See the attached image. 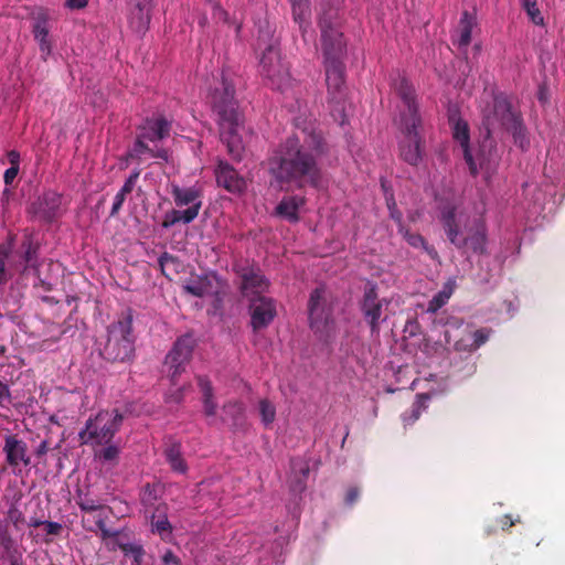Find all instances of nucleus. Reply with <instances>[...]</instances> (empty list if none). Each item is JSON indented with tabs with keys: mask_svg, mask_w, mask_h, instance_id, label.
<instances>
[{
	"mask_svg": "<svg viewBox=\"0 0 565 565\" xmlns=\"http://www.w3.org/2000/svg\"><path fill=\"white\" fill-rule=\"evenodd\" d=\"M164 457L171 469L178 473H185L188 465L182 456L181 444L173 441L164 449Z\"/></svg>",
	"mask_w": 565,
	"mask_h": 565,
	"instance_id": "28",
	"label": "nucleus"
},
{
	"mask_svg": "<svg viewBox=\"0 0 565 565\" xmlns=\"http://www.w3.org/2000/svg\"><path fill=\"white\" fill-rule=\"evenodd\" d=\"M319 25L321 29L328 93L332 100L339 103L344 92V65L342 57L345 44L343 35L327 15L320 19Z\"/></svg>",
	"mask_w": 565,
	"mask_h": 565,
	"instance_id": "3",
	"label": "nucleus"
},
{
	"mask_svg": "<svg viewBox=\"0 0 565 565\" xmlns=\"http://www.w3.org/2000/svg\"><path fill=\"white\" fill-rule=\"evenodd\" d=\"M387 305L388 301L386 299L379 297L376 285L367 282L363 297L359 302V308L372 333L380 332V324L383 320V307Z\"/></svg>",
	"mask_w": 565,
	"mask_h": 565,
	"instance_id": "13",
	"label": "nucleus"
},
{
	"mask_svg": "<svg viewBox=\"0 0 565 565\" xmlns=\"http://www.w3.org/2000/svg\"><path fill=\"white\" fill-rule=\"evenodd\" d=\"M439 220L448 241L462 254L471 252L481 255L486 253L487 228L483 221H476L465 235L460 231L454 205H445L440 211Z\"/></svg>",
	"mask_w": 565,
	"mask_h": 565,
	"instance_id": "5",
	"label": "nucleus"
},
{
	"mask_svg": "<svg viewBox=\"0 0 565 565\" xmlns=\"http://www.w3.org/2000/svg\"><path fill=\"white\" fill-rule=\"evenodd\" d=\"M140 172L141 170L140 169H135L130 175L127 178V180L125 181L124 185L121 186V189L119 190V192L124 193V194H129L132 192L135 185H136V182L138 181L139 177H140Z\"/></svg>",
	"mask_w": 565,
	"mask_h": 565,
	"instance_id": "46",
	"label": "nucleus"
},
{
	"mask_svg": "<svg viewBox=\"0 0 565 565\" xmlns=\"http://www.w3.org/2000/svg\"><path fill=\"white\" fill-rule=\"evenodd\" d=\"M248 301L250 327L254 332L267 328L276 318V301L267 296L256 297Z\"/></svg>",
	"mask_w": 565,
	"mask_h": 565,
	"instance_id": "15",
	"label": "nucleus"
},
{
	"mask_svg": "<svg viewBox=\"0 0 565 565\" xmlns=\"http://www.w3.org/2000/svg\"><path fill=\"white\" fill-rule=\"evenodd\" d=\"M161 273L169 279H172L173 276L178 275L183 265L178 256L169 254L164 252L158 259Z\"/></svg>",
	"mask_w": 565,
	"mask_h": 565,
	"instance_id": "30",
	"label": "nucleus"
},
{
	"mask_svg": "<svg viewBox=\"0 0 565 565\" xmlns=\"http://www.w3.org/2000/svg\"><path fill=\"white\" fill-rule=\"evenodd\" d=\"M498 522H499L501 529L503 531H507L511 526H513L515 524V522H520V520L518 519V520L513 521L511 515L505 514V515L501 516Z\"/></svg>",
	"mask_w": 565,
	"mask_h": 565,
	"instance_id": "59",
	"label": "nucleus"
},
{
	"mask_svg": "<svg viewBox=\"0 0 565 565\" xmlns=\"http://www.w3.org/2000/svg\"><path fill=\"white\" fill-rule=\"evenodd\" d=\"M235 273L239 279V291L246 300L265 296L269 282L263 275L259 267L241 263L234 266Z\"/></svg>",
	"mask_w": 565,
	"mask_h": 565,
	"instance_id": "12",
	"label": "nucleus"
},
{
	"mask_svg": "<svg viewBox=\"0 0 565 565\" xmlns=\"http://www.w3.org/2000/svg\"><path fill=\"white\" fill-rule=\"evenodd\" d=\"M171 194L173 196L174 203L177 206H185L194 207L196 204L199 205V211L202 206L201 193L198 189L191 188H180L179 185H173L171 190Z\"/></svg>",
	"mask_w": 565,
	"mask_h": 565,
	"instance_id": "25",
	"label": "nucleus"
},
{
	"mask_svg": "<svg viewBox=\"0 0 565 565\" xmlns=\"http://www.w3.org/2000/svg\"><path fill=\"white\" fill-rule=\"evenodd\" d=\"M43 526L45 527V532L49 535H60L63 530L61 523L53 521H44Z\"/></svg>",
	"mask_w": 565,
	"mask_h": 565,
	"instance_id": "53",
	"label": "nucleus"
},
{
	"mask_svg": "<svg viewBox=\"0 0 565 565\" xmlns=\"http://www.w3.org/2000/svg\"><path fill=\"white\" fill-rule=\"evenodd\" d=\"M105 446L106 447L99 451L98 457L106 462L117 460L119 456V447L111 443Z\"/></svg>",
	"mask_w": 565,
	"mask_h": 565,
	"instance_id": "44",
	"label": "nucleus"
},
{
	"mask_svg": "<svg viewBox=\"0 0 565 565\" xmlns=\"http://www.w3.org/2000/svg\"><path fill=\"white\" fill-rule=\"evenodd\" d=\"M387 209L390 211L391 218L396 222L398 228H401V226H404L403 214L397 209L396 202H395V200L393 198L387 199Z\"/></svg>",
	"mask_w": 565,
	"mask_h": 565,
	"instance_id": "47",
	"label": "nucleus"
},
{
	"mask_svg": "<svg viewBox=\"0 0 565 565\" xmlns=\"http://www.w3.org/2000/svg\"><path fill=\"white\" fill-rule=\"evenodd\" d=\"M7 159L10 163V167H17L20 168V153L17 150H9L7 152Z\"/></svg>",
	"mask_w": 565,
	"mask_h": 565,
	"instance_id": "58",
	"label": "nucleus"
},
{
	"mask_svg": "<svg viewBox=\"0 0 565 565\" xmlns=\"http://www.w3.org/2000/svg\"><path fill=\"white\" fill-rule=\"evenodd\" d=\"M305 204V199L299 195L284 196L277 204L275 213L277 216L291 223L299 221V209Z\"/></svg>",
	"mask_w": 565,
	"mask_h": 565,
	"instance_id": "23",
	"label": "nucleus"
},
{
	"mask_svg": "<svg viewBox=\"0 0 565 565\" xmlns=\"http://www.w3.org/2000/svg\"><path fill=\"white\" fill-rule=\"evenodd\" d=\"M309 15V7L306 0H295L292 2V17L295 22L299 23L300 29H302V24L307 21Z\"/></svg>",
	"mask_w": 565,
	"mask_h": 565,
	"instance_id": "41",
	"label": "nucleus"
},
{
	"mask_svg": "<svg viewBox=\"0 0 565 565\" xmlns=\"http://www.w3.org/2000/svg\"><path fill=\"white\" fill-rule=\"evenodd\" d=\"M88 0H67L66 6L70 9H83L87 6Z\"/></svg>",
	"mask_w": 565,
	"mask_h": 565,
	"instance_id": "63",
	"label": "nucleus"
},
{
	"mask_svg": "<svg viewBox=\"0 0 565 565\" xmlns=\"http://www.w3.org/2000/svg\"><path fill=\"white\" fill-rule=\"evenodd\" d=\"M259 72L275 89L284 90L290 85L289 66L282 62L279 51L271 45L262 55Z\"/></svg>",
	"mask_w": 565,
	"mask_h": 565,
	"instance_id": "10",
	"label": "nucleus"
},
{
	"mask_svg": "<svg viewBox=\"0 0 565 565\" xmlns=\"http://www.w3.org/2000/svg\"><path fill=\"white\" fill-rule=\"evenodd\" d=\"M33 35L36 41L40 42L41 50L47 49V35H49V29L46 25V20L44 18L36 19L34 25H33Z\"/></svg>",
	"mask_w": 565,
	"mask_h": 565,
	"instance_id": "39",
	"label": "nucleus"
},
{
	"mask_svg": "<svg viewBox=\"0 0 565 565\" xmlns=\"http://www.w3.org/2000/svg\"><path fill=\"white\" fill-rule=\"evenodd\" d=\"M476 25V18L468 11H463L459 21V45L468 46L471 42L472 29Z\"/></svg>",
	"mask_w": 565,
	"mask_h": 565,
	"instance_id": "32",
	"label": "nucleus"
},
{
	"mask_svg": "<svg viewBox=\"0 0 565 565\" xmlns=\"http://www.w3.org/2000/svg\"><path fill=\"white\" fill-rule=\"evenodd\" d=\"M10 401L9 386L0 381V403Z\"/></svg>",
	"mask_w": 565,
	"mask_h": 565,
	"instance_id": "61",
	"label": "nucleus"
},
{
	"mask_svg": "<svg viewBox=\"0 0 565 565\" xmlns=\"http://www.w3.org/2000/svg\"><path fill=\"white\" fill-rule=\"evenodd\" d=\"M20 168L10 167L4 171L3 182L6 185H11L19 173Z\"/></svg>",
	"mask_w": 565,
	"mask_h": 565,
	"instance_id": "55",
	"label": "nucleus"
},
{
	"mask_svg": "<svg viewBox=\"0 0 565 565\" xmlns=\"http://www.w3.org/2000/svg\"><path fill=\"white\" fill-rule=\"evenodd\" d=\"M209 103L220 127L221 140L226 145L228 154L241 160L244 146L237 135L241 122L238 103L235 98L234 85L224 76L210 94Z\"/></svg>",
	"mask_w": 565,
	"mask_h": 565,
	"instance_id": "2",
	"label": "nucleus"
},
{
	"mask_svg": "<svg viewBox=\"0 0 565 565\" xmlns=\"http://www.w3.org/2000/svg\"><path fill=\"white\" fill-rule=\"evenodd\" d=\"M140 501L147 513L152 512L160 503L157 488L147 483L140 494Z\"/></svg>",
	"mask_w": 565,
	"mask_h": 565,
	"instance_id": "37",
	"label": "nucleus"
},
{
	"mask_svg": "<svg viewBox=\"0 0 565 565\" xmlns=\"http://www.w3.org/2000/svg\"><path fill=\"white\" fill-rule=\"evenodd\" d=\"M3 452L7 463L15 468L19 465L28 467L31 463V457L28 455V446L19 439L17 435H7L4 439Z\"/></svg>",
	"mask_w": 565,
	"mask_h": 565,
	"instance_id": "20",
	"label": "nucleus"
},
{
	"mask_svg": "<svg viewBox=\"0 0 565 565\" xmlns=\"http://www.w3.org/2000/svg\"><path fill=\"white\" fill-rule=\"evenodd\" d=\"M216 183L230 193L241 194L247 188V182L239 172L227 161L218 159L214 169Z\"/></svg>",
	"mask_w": 565,
	"mask_h": 565,
	"instance_id": "18",
	"label": "nucleus"
},
{
	"mask_svg": "<svg viewBox=\"0 0 565 565\" xmlns=\"http://www.w3.org/2000/svg\"><path fill=\"white\" fill-rule=\"evenodd\" d=\"M483 124L488 134L503 128L513 135L521 148L529 143L521 116L512 110L511 103L503 94L495 95L492 106L483 109Z\"/></svg>",
	"mask_w": 565,
	"mask_h": 565,
	"instance_id": "6",
	"label": "nucleus"
},
{
	"mask_svg": "<svg viewBox=\"0 0 565 565\" xmlns=\"http://www.w3.org/2000/svg\"><path fill=\"white\" fill-rule=\"evenodd\" d=\"M100 536L103 540L110 539V537H117L119 532L118 531H111L108 527L102 529Z\"/></svg>",
	"mask_w": 565,
	"mask_h": 565,
	"instance_id": "64",
	"label": "nucleus"
},
{
	"mask_svg": "<svg viewBox=\"0 0 565 565\" xmlns=\"http://www.w3.org/2000/svg\"><path fill=\"white\" fill-rule=\"evenodd\" d=\"M523 9L535 25H543L544 18L537 7L536 0H521Z\"/></svg>",
	"mask_w": 565,
	"mask_h": 565,
	"instance_id": "40",
	"label": "nucleus"
},
{
	"mask_svg": "<svg viewBox=\"0 0 565 565\" xmlns=\"http://www.w3.org/2000/svg\"><path fill=\"white\" fill-rule=\"evenodd\" d=\"M161 559L163 565H182L181 558L171 550H167L163 553Z\"/></svg>",
	"mask_w": 565,
	"mask_h": 565,
	"instance_id": "52",
	"label": "nucleus"
},
{
	"mask_svg": "<svg viewBox=\"0 0 565 565\" xmlns=\"http://www.w3.org/2000/svg\"><path fill=\"white\" fill-rule=\"evenodd\" d=\"M217 405L214 402V396L203 397V411L207 417L215 416Z\"/></svg>",
	"mask_w": 565,
	"mask_h": 565,
	"instance_id": "50",
	"label": "nucleus"
},
{
	"mask_svg": "<svg viewBox=\"0 0 565 565\" xmlns=\"http://www.w3.org/2000/svg\"><path fill=\"white\" fill-rule=\"evenodd\" d=\"M6 259L7 254L3 250H0V285L6 284L10 277L6 269Z\"/></svg>",
	"mask_w": 565,
	"mask_h": 565,
	"instance_id": "54",
	"label": "nucleus"
},
{
	"mask_svg": "<svg viewBox=\"0 0 565 565\" xmlns=\"http://www.w3.org/2000/svg\"><path fill=\"white\" fill-rule=\"evenodd\" d=\"M168 505L159 503L152 512H149L151 520V530L161 539H166L172 533V525L168 520Z\"/></svg>",
	"mask_w": 565,
	"mask_h": 565,
	"instance_id": "24",
	"label": "nucleus"
},
{
	"mask_svg": "<svg viewBox=\"0 0 565 565\" xmlns=\"http://www.w3.org/2000/svg\"><path fill=\"white\" fill-rule=\"evenodd\" d=\"M309 324L321 338L328 337L333 323V307L331 296L326 287H317L310 294L308 301Z\"/></svg>",
	"mask_w": 565,
	"mask_h": 565,
	"instance_id": "9",
	"label": "nucleus"
},
{
	"mask_svg": "<svg viewBox=\"0 0 565 565\" xmlns=\"http://www.w3.org/2000/svg\"><path fill=\"white\" fill-rule=\"evenodd\" d=\"M262 423L265 427H269L276 418V407L267 398L260 399L258 403Z\"/></svg>",
	"mask_w": 565,
	"mask_h": 565,
	"instance_id": "38",
	"label": "nucleus"
},
{
	"mask_svg": "<svg viewBox=\"0 0 565 565\" xmlns=\"http://www.w3.org/2000/svg\"><path fill=\"white\" fill-rule=\"evenodd\" d=\"M124 418L117 408L98 412L86 420L85 427L78 433L79 443L88 446L108 445L119 431Z\"/></svg>",
	"mask_w": 565,
	"mask_h": 565,
	"instance_id": "7",
	"label": "nucleus"
},
{
	"mask_svg": "<svg viewBox=\"0 0 565 565\" xmlns=\"http://www.w3.org/2000/svg\"><path fill=\"white\" fill-rule=\"evenodd\" d=\"M291 470L295 475H300L297 483L294 486V490L302 491L305 489V480L309 476V463L300 458H295L290 462Z\"/></svg>",
	"mask_w": 565,
	"mask_h": 565,
	"instance_id": "36",
	"label": "nucleus"
},
{
	"mask_svg": "<svg viewBox=\"0 0 565 565\" xmlns=\"http://www.w3.org/2000/svg\"><path fill=\"white\" fill-rule=\"evenodd\" d=\"M114 545L118 547L126 557H131V565H142L146 551L142 545L135 543H124L116 540Z\"/></svg>",
	"mask_w": 565,
	"mask_h": 565,
	"instance_id": "31",
	"label": "nucleus"
},
{
	"mask_svg": "<svg viewBox=\"0 0 565 565\" xmlns=\"http://www.w3.org/2000/svg\"><path fill=\"white\" fill-rule=\"evenodd\" d=\"M134 315L130 308L124 310L107 328V339L100 348L102 356L111 363L132 361L135 356Z\"/></svg>",
	"mask_w": 565,
	"mask_h": 565,
	"instance_id": "4",
	"label": "nucleus"
},
{
	"mask_svg": "<svg viewBox=\"0 0 565 565\" xmlns=\"http://www.w3.org/2000/svg\"><path fill=\"white\" fill-rule=\"evenodd\" d=\"M8 519L17 529L21 523L24 522V515L17 507H12L9 509Z\"/></svg>",
	"mask_w": 565,
	"mask_h": 565,
	"instance_id": "48",
	"label": "nucleus"
},
{
	"mask_svg": "<svg viewBox=\"0 0 565 565\" xmlns=\"http://www.w3.org/2000/svg\"><path fill=\"white\" fill-rule=\"evenodd\" d=\"M449 122L452 127V136L456 141L459 142L466 163L469 167V171L471 175L476 177L479 172L477 160L473 158L469 141H470V134H469V126L467 121L462 120L461 118L457 117L456 115H451L449 117Z\"/></svg>",
	"mask_w": 565,
	"mask_h": 565,
	"instance_id": "19",
	"label": "nucleus"
},
{
	"mask_svg": "<svg viewBox=\"0 0 565 565\" xmlns=\"http://www.w3.org/2000/svg\"><path fill=\"white\" fill-rule=\"evenodd\" d=\"M222 420L228 424L233 431H245L247 422L245 416V407L238 401H230L223 405Z\"/></svg>",
	"mask_w": 565,
	"mask_h": 565,
	"instance_id": "22",
	"label": "nucleus"
},
{
	"mask_svg": "<svg viewBox=\"0 0 565 565\" xmlns=\"http://www.w3.org/2000/svg\"><path fill=\"white\" fill-rule=\"evenodd\" d=\"M126 196H127L126 194H124L119 191L117 192V194L115 195V199H114L111 210H110V217H115L119 213V211L126 200Z\"/></svg>",
	"mask_w": 565,
	"mask_h": 565,
	"instance_id": "51",
	"label": "nucleus"
},
{
	"mask_svg": "<svg viewBox=\"0 0 565 565\" xmlns=\"http://www.w3.org/2000/svg\"><path fill=\"white\" fill-rule=\"evenodd\" d=\"M143 154H149L151 158L161 159L164 162L169 161V151L167 149H152L147 145L146 140L136 139L134 147L128 156L132 159L140 160Z\"/></svg>",
	"mask_w": 565,
	"mask_h": 565,
	"instance_id": "27",
	"label": "nucleus"
},
{
	"mask_svg": "<svg viewBox=\"0 0 565 565\" xmlns=\"http://www.w3.org/2000/svg\"><path fill=\"white\" fill-rule=\"evenodd\" d=\"M455 281H449L444 289L438 291L428 302L427 312L435 313L444 307L450 299L454 291Z\"/></svg>",
	"mask_w": 565,
	"mask_h": 565,
	"instance_id": "34",
	"label": "nucleus"
},
{
	"mask_svg": "<svg viewBox=\"0 0 565 565\" xmlns=\"http://www.w3.org/2000/svg\"><path fill=\"white\" fill-rule=\"evenodd\" d=\"M22 247L24 249V262L26 266H33L36 258L38 247L33 245L30 239L24 241Z\"/></svg>",
	"mask_w": 565,
	"mask_h": 565,
	"instance_id": "45",
	"label": "nucleus"
},
{
	"mask_svg": "<svg viewBox=\"0 0 565 565\" xmlns=\"http://www.w3.org/2000/svg\"><path fill=\"white\" fill-rule=\"evenodd\" d=\"M403 132V140L399 143L401 158L411 166H417L423 158L422 138L418 132V127L422 122H399Z\"/></svg>",
	"mask_w": 565,
	"mask_h": 565,
	"instance_id": "14",
	"label": "nucleus"
},
{
	"mask_svg": "<svg viewBox=\"0 0 565 565\" xmlns=\"http://www.w3.org/2000/svg\"><path fill=\"white\" fill-rule=\"evenodd\" d=\"M398 233L404 237L408 245L414 248H422L426 239L418 233H412L405 225L398 228Z\"/></svg>",
	"mask_w": 565,
	"mask_h": 565,
	"instance_id": "42",
	"label": "nucleus"
},
{
	"mask_svg": "<svg viewBox=\"0 0 565 565\" xmlns=\"http://www.w3.org/2000/svg\"><path fill=\"white\" fill-rule=\"evenodd\" d=\"M184 290L195 297L211 296L216 292L209 276L199 277L184 286Z\"/></svg>",
	"mask_w": 565,
	"mask_h": 565,
	"instance_id": "29",
	"label": "nucleus"
},
{
	"mask_svg": "<svg viewBox=\"0 0 565 565\" xmlns=\"http://www.w3.org/2000/svg\"><path fill=\"white\" fill-rule=\"evenodd\" d=\"M76 503L79 509L84 512H97V511H111V509L103 503V501L98 498H93L90 494L78 493Z\"/></svg>",
	"mask_w": 565,
	"mask_h": 565,
	"instance_id": "33",
	"label": "nucleus"
},
{
	"mask_svg": "<svg viewBox=\"0 0 565 565\" xmlns=\"http://www.w3.org/2000/svg\"><path fill=\"white\" fill-rule=\"evenodd\" d=\"M0 546L3 548L6 556H10L17 553L14 541L7 530L0 531Z\"/></svg>",
	"mask_w": 565,
	"mask_h": 565,
	"instance_id": "43",
	"label": "nucleus"
},
{
	"mask_svg": "<svg viewBox=\"0 0 565 565\" xmlns=\"http://www.w3.org/2000/svg\"><path fill=\"white\" fill-rule=\"evenodd\" d=\"M428 398L426 394H418L416 401L412 404L411 408L403 413L402 419L405 426L413 425L422 415L425 406V401Z\"/></svg>",
	"mask_w": 565,
	"mask_h": 565,
	"instance_id": "35",
	"label": "nucleus"
},
{
	"mask_svg": "<svg viewBox=\"0 0 565 565\" xmlns=\"http://www.w3.org/2000/svg\"><path fill=\"white\" fill-rule=\"evenodd\" d=\"M397 96L402 99L405 109L401 113L399 122L411 121L413 122H422L420 116L418 114V104L416 100L415 88L413 85L405 78L399 77L395 81L393 86Z\"/></svg>",
	"mask_w": 565,
	"mask_h": 565,
	"instance_id": "16",
	"label": "nucleus"
},
{
	"mask_svg": "<svg viewBox=\"0 0 565 565\" xmlns=\"http://www.w3.org/2000/svg\"><path fill=\"white\" fill-rule=\"evenodd\" d=\"M199 215V205L196 204L194 207H188L185 210H171L164 214L162 221V227L169 228L175 225L177 223L189 224L193 222Z\"/></svg>",
	"mask_w": 565,
	"mask_h": 565,
	"instance_id": "26",
	"label": "nucleus"
},
{
	"mask_svg": "<svg viewBox=\"0 0 565 565\" xmlns=\"http://www.w3.org/2000/svg\"><path fill=\"white\" fill-rule=\"evenodd\" d=\"M108 512L109 511H97V514L95 516V524L97 529L100 531L102 529L107 527L106 526V520L108 519Z\"/></svg>",
	"mask_w": 565,
	"mask_h": 565,
	"instance_id": "57",
	"label": "nucleus"
},
{
	"mask_svg": "<svg viewBox=\"0 0 565 565\" xmlns=\"http://www.w3.org/2000/svg\"><path fill=\"white\" fill-rule=\"evenodd\" d=\"M422 249L434 260H438L439 259V255H438V252L436 250V248L431 245H429L427 242H425L424 246L422 247Z\"/></svg>",
	"mask_w": 565,
	"mask_h": 565,
	"instance_id": "60",
	"label": "nucleus"
},
{
	"mask_svg": "<svg viewBox=\"0 0 565 565\" xmlns=\"http://www.w3.org/2000/svg\"><path fill=\"white\" fill-rule=\"evenodd\" d=\"M195 347V340L191 334L181 335L173 343L164 359V366L171 382L174 384L177 379L184 372L186 364L192 358Z\"/></svg>",
	"mask_w": 565,
	"mask_h": 565,
	"instance_id": "11",
	"label": "nucleus"
},
{
	"mask_svg": "<svg viewBox=\"0 0 565 565\" xmlns=\"http://www.w3.org/2000/svg\"><path fill=\"white\" fill-rule=\"evenodd\" d=\"M50 449V444L47 440H43L39 446L38 448L35 449V455L36 457L41 458L43 457L44 455L47 454Z\"/></svg>",
	"mask_w": 565,
	"mask_h": 565,
	"instance_id": "62",
	"label": "nucleus"
},
{
	"mask_svg": "<svg viewBox=\"0 0 565 565\" xmlns=\"http://www.w3.org/2000/svg\"><path fill=\"white\" fill-rule=\"evenodd\" d=\"M198 385L203 397L213 396V387L211 381L205 376H198Z\"/></svg>",
	"mask_w": 565,
	"mask_h": 565,
	"instance_id": "49",
	"label": "nucleus"
},
{
	"mask_svg": "<svg viewBox=\"0 0 565 565\" xmlns=\"http://www.w3.org/2000/svg\"><path fill=\"white\" fill-rule=\"evenodd\" d=\"M295 126L302 137L289 136L276 148L268 159L269 172L280 185L318 189L323 179L321 161L329 154L330 146L322 131L311 122L297 118Z\"/></svg>",
	"mask_w": 565,
	"mask_h": 565,
	"instance_id": "1",
	"label": "nucleus"
},
{
	"mask_svg": "<svg viewBox=\"0 0 565 565\" xmlns=\"http://www.w3.org/2000/svg\"><path fill=\"white\" fill-rule=\"evenodd\" d=\"M360 497V490L359 488L356 487H351L348 489L347 491V494H345V503L348 505H352L353 503L356 502V500L359 499Z\"/></svg>",
	"mask_w": 565,
	"mask_h": 565,
	"instance_id": "56",
	"label": "nucleus"
},
{
	"mask_svg": "<svg viewBox=\"0 0 565 565\" xmlns=\"http://www.w3.org/2000/svg\"><path fill=\"white\" fill-rule=\"evenodd\" d=\"M445 327V341L457 352L471 353L484 344L490 335L489 329L473 331L468 323L457 317L447 319Z\"/></svg>",
	"mask_w": 565,
	"mask_h": 565,
	"instance_id": "8",
	"label": "nucleus"
},
{
	"mask_svg": "<svg viewBox=\"0 0 565 565\" xmlns=\"http://www.w3.org/2000/svg\"><path fill=\"white\" fill-rule=\"evenodd\" d=\"M62 196L46 191L30 205L29 212L40 221L50 223L61 215Z\"/></svg>",
	"mask_w": 565,
	"mask_h": 565,
	"instance_id": "17",
	"label": "nucleus"
},
{
	"mask_svg": "<svg viewBox=\"0 0 565 565\" xmlns=\"http://www.w3.org/2000/svg\"><path fill=\"white\" fill-rule=\"evenodd\" d=\"M171 122L163 116L148 118L140 128L136 139L157 141L167 138L170 134Z\"/></svg>",
	"mask_w": 565,
	"mask_h": 565,
	"instance_id": "21",
	"label": "nucleus"
}]
</instances>
